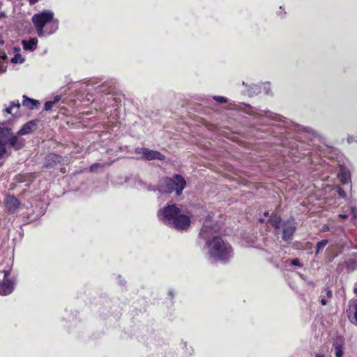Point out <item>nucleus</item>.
<instances>
[{"label": "nucleus", "mask_w": 357, "mask_h": 357, "mask_svg": "<svg viewBox=\"0 0 357 357\" xmlns=\"http://www.w3.org/2000/svg\"><path fill=\"white\" fill-rule=\"evenodd\" d=\"M337 177L342 184H347L351 181V174L349 170L342 165H340L339 167Z\"/></svg>", "instance_id": "obj_9"}, {"label": "nucleus", "mask_w": 357, "mask_h": 357, "mask_svg": "<svg viewBox=\"0 0 357 357\" xmlns=\"http://www.w3.org/2000/svg\"><path fill=\"white\" fill-rule=\"evenodd\" d=\"M185 186V181L184 178L179 175H176L172 178H165L161 180L158 185V190L162 193H171L175 191L177 195H180Z\"/></svg>", "instance_id": "obj_4"}, {"label": "nucleus", "mask_w": 357, "mask_h": 357, "mask_svg": "<svg viewBox=\"0 0 357 357\" xmlns=\"http://www.w3.org/2000/svg\"><path fill=\"white\" fill-rule=\"evenodd\" d=\"M7 56L4 52H0V73L6 69Z\"/></svg>", "instance_id": "obj_15"}, {"label": "nucleus", "mask_w": 357, "mask_h": 357, "mask_svg": "<svg viewBox=\"0 0 357 357\" xmlns=\"http://www.w3.org/2000/svg\"><path fill=\"white\" fill-rule=\"evenodd\" d=\"M314 357H324V355L321 354H317L315 355Z\"/></svg>", "instance_id": "obj_36"}, {"label": "nucleus", "mask_w": 357, "mask_h": 357, "mask_svg": "<svg viewBox=\"0 0 357 357\" xmlns=\"http://www.w3.org/2000/svg\"><path fill=\"white\" fill-rule=\"evenodd\" d=\"M8 271H4V278L0 282V295L6 296L10 294L14 289V282L8 278Z\"/></svg>", "instance_id": "obj_7"}, {"label": "nucleus", "mask_w": 357, "mask_h": 357, "mask_svg": "<svg viewBox=\"0 0 357 357\" xmlns=\"http://www.w3.org/2000/svg\"><path fill=\"white\" fill-rule=\"evenodd\" d=\"M354 319H355L356 322L357 324V304L355 306Z\"/></svg>", "instance_id": "obj_33"}, {"label": "nucleus", "mask_w": 357, "mask_h": 357, "mask_svg": "<svg viewBox=\"0 0 357 357\" xmlns=\"http://www.w3.org/2000/svg\"><path fill=\"white\" fill-rule=\"evenodd\" d=\"M295 229L296 227L293 223H289L287 226H286L283 229V240L286 241L291 240L295 231Z\"/></svg>", "instance_id": "obj_10"}, {"label": "nucleus", "mask_w": 357, "mask_h": 357, "mask_svg": "<svg viewBox=\"0 0 357 357\" xmlns=\"http://www.w3.org/2000/svg\"><path fill=\"white\" fill-rule=\"evenodd\" d=\"M333 349L335 351V357H342L343 356V350H344V343L342 340H340V342H335L333 345Z\"/></svg>", "instance_id": "obj_11"}, {"label": "nucleus", "mask_w": 357, "mask_h": 357, "mask_svg": "<svg viewBox=\"0 0 357 357\" xmlns=\"http://www.w3.org/2000/svg\"><path fill=\"white\" fill-rule=\"evenodd\" d=\"M158 217L164 223L178 230H185L190 227V219L181 214L180 209L174 204L168 205L158 212Z\"/></svg>", "instance_id": "obj_1"}, {"label": "nucleus", "mask_w": 357, "mask_h": 357, "mask_svg": "<svg viewBox=\"0 0 357 357\" xmlns=\"http://www.w3.org/2000/svg\"><path fill=\"white\" fill-rule=\"evenodd\" d=\"M328 300H329L328 298H327V299H326V298H321V305H326L328 303Z\"/></svg>", "instance_id": "obj_32"}, {"label": "nucleus", "mask_w": 357, "mask_h": 357, "mask_svg": "<svg viewBox=\"0 0 357 357\" xmlns=\"http://www.w3.org/2000/svg\"><path fill=\"white\" fill-rule=\"evenodd\" d=\"M259 88H260V89H263V90L264 91V93L266 94H268L269 93V91H270V84H269V83H264Z\"/></svg>", "instance_id": "obj_22"}, {"label": "nucleus", "mask_w": 357, "mask_h": 357, "mask_svg": "<svg viewBox=\"0 0 357 357\" xmlns=\"http://www.w3.org/2000/svg\"><path fill=\"white\" fill-rule=\"evenodd\" d=\"M209 234H211V229H209V227L207 225V222H205L201 229L200 236L206 239L209 237Z\"/></svg>", "instance_id": "obj_16"}, {"label": "nucleus", "mask_w": 357, "mask_h": 357, "mask_svg": "<svg viewBox=\"0 0 357 357\" xmlns=\"http://www.w3.org/2000/svg\"><path fill=\"white\" fill-rule=\"evenodd\" d=\"M271 222L275 229H278L281 224V218L278 216L274 215L271 218Z\"/></svg>", "instance_id": "obj_17"}, {"label": "nucleus", "mask_w": 357, "mask_h": 357, "mask_svg": "<svg viewBox=\"0 0 357 357\" xmlns=\"http://www.w3.org/2000/svg\"><path fill=\"white\" fill-rule=\"evenodd\" d=\"M35 124L33 122H29L23 126V127L17 132V135H24L31 132Z\"/></svg>", "instance_id": "obj_13"}, {"label": "nucleus", "mask_w": 357, "mask_h": 357, "mask_svg": "<svg viewBox=\"0 0 357 357\" xmlns=\"http://www.w3.org/2000/svg\"><path fill=\"white\" fill-rule=\"evenodd\" d=\"M48 160H53L54 162H59L60 161V156L56 154H50L48 155Z\"/></svg>", "instance_id": "obj_21"}, {"label": "nucleus", "mask_w": 357, "mask_h": 357, "mask_svg": "<svg viewBox=\"0 0 357 357\" xmlns=\"http://www.w3.org/2000/svg\"><path fill=\"white\" fill-rule=\"evenodd\" d=\"M328 244L327 240H322L317 243V252L316 255L319 253V252L324 248V247Z\"/></svg>", "instance_id": "obj_19"}, {"label": "nucleus", "mask_w": 357, "mask_h": 357, "mask_svg": "<svg viewBox=\"0 0 357 357\" xmlns=\"http://www.w3.org/2000/svg\"><path fill=\"white\" fill-rule=\"evenodd\" d=\"M337 192L340 197H346V193L342 188H338Z\"/></svg>", "instance_id": "obj_28"}, {"label": "nucleus", "mask_w": 357, "mask_h": 357, "mask_svg": "<svg viewBox=\"0 0 357 357\" xmlns=\"http://www.w3.org/2000/svg\"><path fill=\"white\" fill-rule=\"evenodd\" d=\"M351 213L353 216V219L356 220L357 218V207L356 206H351Z\"/></svg>", "instance_id": "obj_25"}, {"label": "nucleus", "mask_w": 357, "mask_h": 357, "mask_svg": "<svg viewBox=\"0 0 357 357\" xmlns=\"http://www.w3.org/2000/svg\"><path fill=\"white\" fill-rule=\"evenodd\" d=\"M38 43V40L36 38H31L28 41L24 40H22V45H37Z\"/></svg>", "instance_id": "obj_20"}, {"label": "nucleus", "mask_w": 357, "mask_h": 357, "mask_svg": "<svg viewBox=\"0 0 357 357\" xmlns=\"http://www.w3.org/2000/svg\"><path fill=\"white\" fill-rule=\"evenodd\" d=\"M54 102L52 101H47L45 104V110H50L53 106H54Z\"/></svg>", "instance_id": "obj_26"}, {"label": "nucleus", "mask_w": 357, "mask_h": 357, "mask_svg": "<svg viewBox=\"0 0 357 357\" xmlns=\"http://www.w3.org/2000/svg\"><path fill=\"white\" fill-rule=\"evenodd\" d=\"M339 217L341 218L345 219V218H348V215H347V214H340Z\"/></svg>", "instance_id": "obj_34"}, {"label": "nucleus", "mask_w": 357, "mask_h": 357, "mask_svg": "<svg viewBox=\"0 0 357 357\" xmlns=\"http://www.w3.org/2000/svg\"><path fill=\"white\" fill-rule=\"evenodd\" d=\"M0 143H3L4 145L10 143L11 146L15 149H20L24 146V141L19 139L17 136L13 135L10 128L7 127L0 128Z\"/></svg>", "instance_id": "obj_5"}, {"label": "nucleus", "mask_w": 357, "mask_h": 357, "mask_svg": "<svg viewBox=\"0 0 357 357\" xmlns=\"http://www.w3.org/2000/svg\"><path fill=\"white\" fill-rule=\"evenodd\" d=\"M264 215H268V212H266V213H264Z\"/></svg>", "instance_id": "obj_39"}, {"label": "nucleus", "mask_w": 357, "mask_h": 357, "mask_svg": "<svg viewBox=\"0 0 357 357\" xmlns=\"http://www.w3.org/2000/svg\"><path fill=\"white\" fill-rule=\"evenodd\" d=\"M24 61V59L20 54H16L14 57L11 59L13 63H22Z\"/></svg>", "instance_id": "obj_18"}, {"label": "nucleus", "mask_w": 357, "mask_h": 357, "mask_svg": "<svg viewBox=\"0 0 357 357\" xmlns=\"http://www.w3.org/2000/svg\"><path fill=\"white\" fill-rule=\"evenodd\" d=\"M32 22L39 36L52 34L58 29V21L54 18V13L51 10L33 15Z\"/></svg>", "instance_id": "obj_2"}, {"label": "nucleus", "mask_w": 357, "mask_h": 357, "mask_svg": "<svg viewBox=\"0 0 357 357\" xmlns=\"http://www.w3.org/2000/svg\"><path fill=\"white\" fill-rule=\"evenodd\" d=\"M268 116H269V117H271V118H274V117L272 116V114H270L268 115Z\"/></svg>", "instance_id": "obj_38"}, {"label": "nucleus", "mask_w": 357, "mask_h": 357, "mask_svg": "<svg viewBox=\"0 0 357 357\" xmlns=\"http://www.w3.org/2000/svg\"><path fill=\"white\" fill-rule=\"evenodd\" d=\"M35 47H36V46H24V50L26 52H32L35 50Z\"/></svg>", "instance_id": "obj_30"}, {"label": "nucleus", "mask_w": 357, "mask_h": 357, "mask_svg": "<svg viewBox=\"0 0 357 357\" xmlns=\"http://www.w3.org/2000/svg\"><path fill=\"white\" fill-rule=\"evenodd\" d=\"M97 166H98V165H97V164H94V165H93L91 167V171H94Z\"/></svg>", "instance_id": "obj_35"}, {"label": "nucleus", "mask_w": 357, "mask_h": 357, "mask_svg": "<svg viewBox=\"0 0 357 357\" xmlns=\"http://www.w3.org/2000/svg\"><path fill=\"white\" fill-rule=\"evenodd\" d=\"M19 200L13 197L8 195L5 199V207L9 213H15L20 207Z\"/></svg>", "instance_id": "obj_8"}, {"label": "nucleus", "mask_w": 357, "mask_h": 357, "mask_svg": "<svg viewBox=\"0 0 357 357\" xmlns=\"http://www.w3.org/2000/svg\"><path fill=\"white\" fill-rule=\"evenodd\" d=\"M325 291H326L328 298V299L331 298L332 295H333L332 291L328 287L326 288Z\"/></svg>", "instance_id": "obj_29"}, {"label": "nucleus", "mask_w": 357, "mask_h": 357, "mask_svg": "<svg viewBox=\"0 0 357 357\" xmlns=\"http://www.w3.org/2000/svg\"><path fill=\"white\" fill-rule=\"evenodd\" d=\"M61 100V96H59V95H56L54 98V100L52 101V102H54V105H55L56 103H57L59 100Z\"/></svg>", "instance_id": "obj_31"}, {"label": "nucleus", "mask_w": 357, "mask_h": 357, "mask_svg": "<svg viewBox=\"0 0 357 357\" xmlns=\"http://www.w3.org/2000/svg\"><path fill=\"white\" fill-rule=\"evenodd\" d=\"M208 254L215 261L227 262L233 257L231 245L220 237H215L207 243Z\"/></svg>", "instance_id": "obj_3"}, {"label": "nucleus", "mask_w": 357, "mask_h": 357, "mask_svg": "<svg viewBox=\"0 0 357 357\" xmlns=\"http://www.w3.org/2000/svg\"><path fill=\"white\" fill-rule=\"evenodd\" d=\"M20 107V104L18 102H13L8 107L6 108V112L7 113L11 114L13 116H16L18 114Z\"/></svg>", "instance_id": "obj_12"}, {"label": "nucleus", "mask_w": 357, "mask_h": 357, "mask_svg": "<svg viewBox=\"0 0 357 357\" xmlns=\"http://www.w3.org/2000/svg\"><path fill=\"white\" fill-rule=\"evenodd\" d=\"M135 153L137 154L141 155V158L143 159H146L148 160L157 159L159 160H164L165 157L160 153V152L149 150L145 148H137L135 149Z\"/></svg>", "instance_id": "obj_6"}, {"label": "nucleus", "mask_w": 357, "mask_h": 357, "mask_svg": "<svg viewBox=\"0 0 357 357\" xmlns=\"http://www.w3.org/2000/svg\"><path fill=\"white\" fill-rule=\"evenodd\" d=\"M6 145L3 143H0V159L6 154Z\"/></svg>", "instance_id": "obj_23"}, {"label": "nucleus", "mask_w": 357, "mask_h": 357, "mask_svg": "<svg viewBox=\"0 0 357 357\" xmlns=\"http://www.w3.org/2000/svg\"><path fill=\"white\" fill-rule=\"evenodd\" d=\"M255 88H256V90H257V91H254V93H259V91L258 90V86H255Z\"/></svg>", "instance_id": "obj_37"}, {"label": "nucleus", "mask_w": 357, "mask_h": 357, "mask_svg": "<svg viewBox=\"0 0 357 357\" xmlns=\"http://www.w3.org/2000/svg\"><path fill=\"white\" fill-rule=\"evenodd\" d=\"M213 99L215 100L217 102H220V103H223V102H227V100L225 97H222V96H214Z\"/></svg>", "instance_id": "obj_24"}, {"label": "nucleus", "mask_w": 357, "mask_h": 357, "mask_svg": "<svg viewBox=\"0 0 357 357\" xmlns=\"http://www.w3.org/2000/svg\"><path fill=\"white\" fill-rule=\"evenodd\" d=\"M291 264L293 266H298V267L302 266V265L300 264V262L298 261V260L297 259H292L291 261Z\"/></svg>", "instance_id": "obj_27"}, {"label": "nucleus", "mask_w": 357, "mask_h": 357, "mask_svg": "<svg viewBox=\"0 0 357 357\" xmlns=\"http://www.w3.org/2000/svg\"><path fill=\"white\" fill-rule=\"evenodd\" d=\"M24 100L22 102V105L26 106L30 109H33L35 106H36L38 104H39V102L38 100L29 98L26 96H24Z\"/></svg>", "instance_id": "obj_14"}]
</instances>
